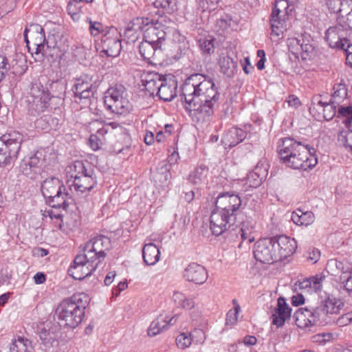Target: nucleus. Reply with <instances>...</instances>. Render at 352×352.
I'll return each mask as SVG.
<instances>
[{"instance_id":"obj_1","label":"nucleus","mask_w":352,"mask_h":352,"mask_svg":"<svg viewBox=\"0 0 352 352\" xmlns=\"http://www.w3.org/2000/svg\"><path fill=\"white\" fill-rule=\"evenodd\" d=\"M181 96L187 111H197L205 118L213 114L220 94L211 79L201 74H195L185 80Z\"/></svg>"},{"instance_id":"obj_2","label":"nucleus","mask_w":352,"mask_h":352,"mask_svg":"<svg viewBox=\"0 0 352 352\" xmlns=\"http://www.w3.org/2000/svg\"><path fill=\"white\" fill-rule=\"evenodd\" d=\"M278 151L283 163L294 169L307 170L318 163L315 148L294 138L280 140Z\"/></svg>"},{"instance_id":"obj_3","label":"nucleus","mask_w":352,"mask_h":352,"mask_svg":"<svg viewBox=\"0 0 352 352\" xmlns=\"http://www.w3.org/2000/svg\"><path fill=\"white\" fill-rule=\"evenodd\" d=\"M89 299L84 293L73 295L63 300L56 307L54 317L60 326L74 329L82 322L85 309L88 306Z\"/></svg>"},{"instance_id":"obj_4","label":"nucleus","mask_w":352,"mask_h":352,"mask_svg":"<svg viewBox=\"0 0 352 352\" xmlns=\"http://www.w3.org/2000/svg\"><path fill=\"white\" fill-rule=\"evenodd\" d=\"M52 98L47 88L39 80L33 81L25 96L29 113L34 116L43 113L50 107Z\"/></svg>"},{"instance_id":"obj_5","label":"nucleus","mask_w":352,"mask_h":352,"mask_svg":"<svg viewBox=\"0 0 352 352\" xmlns=\"http://www.w3.org/2000/svg\"><path fill=\"white\" fill-rule=\"evenodd\" d=\"M96 184V177L94 170L91 168L85 175L74 176L70 190L75 193V204L79 211L85 212L89 208L90 203L87 199V197Z\"/></svg>"},{"instance_id":"obj_6","label":"nucleus","mask_w":352,"mask_h":352,"mask_svg":"<svg viewBox=\"0 0 352 352\" xmlns=\"http://www.w3.org/2000/svg\"><path fill=\"white\" fill-rule=\"evenodd\" d=\"M104 104L107 109L119 115L127 114L131 109L127 91L122 85H116L106 91Z\"/></svg>"},{"instance_id":"obj_7","label":"nucleus","mask_w":352,"mask_h":352,"mask_svg":"<svg viewBox=\"0 0 352 352\" xmlns=\"http://www.w3.org/2000/svg\"><path fill=\"white\" fill-rule=\"evenodd\" d=\"M41 192L49 204L54 203L53 206H63L69 205L68 200L71 199L69 194L60 179L56 177L46 179L41 186Z\"/></svg>"},{"instance_id":"obj_8","label":"nucleus","mask_w":352,"mask_h":352,"mask_svg":"<svg viewBox=\"0 0 352 352\" xmlns=\"http://www.w3.org/2000/svg\"><path fill=\"white\" fill-rule=\"evenodd\" d=\"M23 142V136L14 132L0 138V166H5L13 164L18 158Z\"/></svg>"},{"instance_id":"obj_9","label":"nucleus","mask_w":352,"mask_h":352,"mask_svg":"<svg viewBox=\"0 0 352 352\" xmlns=\"http://www.w3.org/2000/svg\"><path fill=\"white\" fill-rule=\"evenodd\" d=\"M156 14H159L157 19H150L151 22L144 28V39L162 47L166 40V30L172 21L166 16L160 14L158 11Z\"/></svg>"},{"instance_id":"obj_10","label":"nucleus","mask_w":352,"mask_h":352,"mask_svg":"<svg viewBox=\"0 0 352 352\" xmlns=\"http://www.w3.org/2000/svg\"><path fill=\"white\" fill-rule=\"evenodd\" d=\"M28 51L32 54L43 56L47 52V39L44 30L38 24H31L23 32Z\"/></svg>"},{"instance_id":"obj_11","label":"nucleus","mask_w":352,"mask_h":352,"mask_svg":"<svg viewBox=\"0 0 352 352\" xmlns=\"http://www.w3.org/2000/svg\"><path fill=\"white\" fill-rule=\"evenodd\" d=\"M287 45L289 51L302 60H310L314 55V47L311 43L309 35L301 34L298 37L289 38Z\"/></svg>"},{"instance_id":"obj_12","label":"nucleus","mask_w":352,"mask_h":352,"mask_svg":"<svg viewBox=\"0 0 352 352\" xmlns=\"http://www.w3.org/2000/svg\"><path fill=\"white\" fill-rule=\"evenodd\" d=\"M98 265V263L89 258L88 256L83 252L75 257L73 264L69 269V274L76 280H82L90 276Z\"/></svg>"},{"instance_id":"obj_13","label":"nucleus","mask_w":352,"mask_h":352,"mask_svg":"<svg viewBox=\"0 0 352 352\" xmlns=\"http://www.w3.org/2000/svg\"><path fill=\"white\" fill-rule=\"evenodd\" d=\"M111 248V241L106 236H98L88 241L84 248L89 258L94 260L100 264L107 255V252Z\"/></svg>"},{"instance_id":"obj_14","label":"nucleus","mask_w":352,"mask_h":352,"mask_svg":"<svg viewBox=\"0 0 352 352\" xmlns=\"http://www.w3.org/2000/svg\"><path fill=\"white\" fill-rule=\"evenodd\" d=\"M271 238H264L258 240L254 246V256L259 262L272 264L278 261L274 242Z\"/></svg>"},{"instance_id":"obj_15","label":"nucleus","mask_w":352,"mask_h":352,"mask_svg":"<svg viewBox=\"0 0 352 352\" xmlns=\"http://www.w3.org/2000/svg\"><path fill=\"white\" fill-rule=\"evenodd\" d=\"M96 87L93 77L88 74H83L76 78L74 85L75 102H80L87 100L94 96Z\"/></svg>"},{"instance_id":"obj_16","label":"nucleus","mask_w":352,"mask_h":352,"mask_svg":"<svg viewBox=\"0 0 352 352\" xmlns=\"http://www.w3.org/2000/svg\"><path fill=\"white\" fill-rule=\"evenodd\" d=\"M69 47V41L63 34L57 32L48 36L47 38V52L45 54L53 60L60 58Z\"/></svg>"},{"instance_id":"obj_17","label":"nucleus","mask_w":352,"mask_h":352,"mask_svg":"<svg viewBox=\"0 0 352 352\" xmlns=\"http://www.w3.org/2000/svg\"><path fill=\"white\" fill-rule=\"evenodd\" d=\"M235 217L216 208L210 217V230L213 234L219 236L226 231L232 224Z\"/></svg>"},{"instance_id":"obj_18","label":"nucleus","mask_w":352,"mask_h":352,"mask_svg":"<svg viewBox=\"0 0 352 352\" xmlns=\"http://www.w3.org/2000/svg\"><path fill=\"white\" fill-rule=\"evenodd\" d=\"M242 205L241 197L236 194L225 192L219 195L216 200L215 207L235 217V212Z\"/></svg>"},{"instance_id":"obj_19","label":"nucleus","mask_w":352,"mask_h":352,"mask_svg":"<svg viewBox=\"0 0 352 352\" xmlns=\"http://www.w3.org/2000/svg\"><path fill=\"white\" fill-rule=\"evenodd\" d=\"M274 242V247L276 250L278 260L286 258L293 254L297 248V243L294 239L285 235H280L272 237Z\"/></svg>"},{"instance_id":"obj_20","label":"nucleus","mask_w":352,"mask_h":352,"mask_svg":"<svg viewBox=\"0 0 352 352\" xmlns=\"http://www.w3.org/2000/svg\"><path fill=\"white\" fill-rule=\"evenodd\" d=\"M101 45L102 52L107 56L116 57L118 56L122 50V46L116 30H110L104 34L101 39Z\"/></svg>"},{"instance_id":"obj_21","label":"nucleus","mask_w":352,"mask_h":352,"mask_svg":"<svg viewBox=\"0 0 352 352\" xmlns=\"http://www.w3.org/2000/svg\"><path fill=\"white\" fill-rule=\"evenodd\" d=\"M348 34V30L337 24L326 31L324 38L331 47L343 48L347 43Z\"/></svg>"},{"instance_id":"obj_22","label":"nucleus","mask_w":352,"mask_h":352,"mask_svg":"<svg viewBox=\"0 0 352 352\" xmlns=\"http://www.w3.org/2000/svg\"><path fill=\"white\" fill-rule=\"evenodd\" d=\"M184 277L189 282L201 285L208 279V272L204 266L191 263L185 268Z\"/></svg>"},{"instance_id":"obj_23","label":"nucleus","mask_w":352,"mask_h":352,"mask_svg":"<svg viewBox=\"0 0 352 352\" xmlns=\"http://www.w3.org/2000/svg\"><path fill=\"white\" fill-rule=\"evenodd\" d=\"M151 22L148 17H137L126 24L124 30V36L130 41L134 42L141 32Z\"/></svg>"},{"instance_id":"obj_24","label":"nucleus","mask_w":352,"mask_h":352,"mask_svg":"<svg viewBox=\"0 0 352 352\" xmlns=\"http://www.w3.org/2000/svg\"><path fill=\"white\" fill-rule=\"evenodd\" d=\"M156 95L164 101H171L177 93V82L173 76H166L159 88Z\"/></svg>"},{"instance_id":"obj_25","label":"nucleus","mask_w":352,"mask_h":352,"mask_svg":"<svg viewBox=\"0 0 352 352\" xmlns=\"http://www.w3.org/2000/svg\"><path fill=\"white\" fill-rule=\"evenodd\" d=\"M292 308L286 302L285 299L280 297L277 300V307L272 314V324L278 327H282L287 319L290 318Z\"/></svg>"},{"instance_id":"obj_26","label":"nucleus","mask_w":352,"mask_h":352,"mask_svg":"<svg viewBox=\"0 0 352 352\" xmlns=\"http://www.w3.org/2000/svg\"><path fill=\"white\" fill-rule=\"evenodd\" d=\"M289 16H280L271 14L270 28L271 39L278 41L283 37L284 32L287 30L289 25Z\"/></svg>"},{"instance_id":"obj_27","label":"nucleus","mask_w":352,"mask_h":352,"mask_svg":"<svg viewBox=\"0 0 352 352\" xmlns=\"http://www.w3.org/2000/svg\"><path fill=\"white\" fill-rule=\"evenodd\" d=\"M165 78L156 72H146L142 76L141 82L145 90L153 96Z\"/></svg>"},{"instance_id":"obj_28","label":"nucleus","mask_w":352,"mask_h":352,"mask_svg":"<svg viewBox=\"0 0 352 352\" xmlns=\"http://www.w3.org/2000/svg\"><path fill=\"white\" fill-rule=\"evenodd\" d=\"M246 137V132L241 129L232 127L228 130L221 142L226 147H233L241 142Z\"/></svg>"},{"instance_id":"obj_29","label":"nucleus","mask_w":352,"mask_h":352,"mask_svg":"<svg viewBox=\"0 0 352 352\" xmlns=\"http://www.w3.org/2000/svg\"><path fill=\"white\" fill-rule=\"evenodd\" d=\"M218 64L221 72L228 77L234 76L236 71L237 62L227 52H222L219 54Z\"/></svg>"},{"instance_id":"obj_30","label":"nucleus","mask_w":352,"mask_h":352,"mask_svg":"<svg viewBox=\"0 0 352 352\" xmlns=\"http://www.w3.org/2000/svg\"><path fill=\"white\" fill-rule=\"evenodd\" d=\"M109 126H111L112 129H115L119 125L116 122H111L109 125L102 126L101 128L98 129L96 134H91L90 135L89 142L90 146L94 151L99 150L104 144L105 140L104 135L107 133V127Z\"/></svg>"},{"instance_id":"obj_31","label":"nucleus","mask_w":352,"mask_h":352,"mask_svg":"<svg viewBox=\"0 0 352 352\" xmlns=\"http://www.w3.org/2000/svg\"><path fill=\"white\" fill-rule=\"evenodd\" d=\"M142 257L147 265H153L160 260V252L153 243H147L142 248Z\"/></svg>"},{"instance_id":"obj_32","label":"nucleus","mask_w":352,"mask_h":352,"mask_svg":"<svg viewBox=\"0 0 352 352\" xmlns=\"http://www.w3.org/2000/svg\"><path fill=\"white\" fill-rule=\"evenodd\" d=\"M295 324L300 329L312 327L311 309L307 308L298 309L294 315Z\"/></svg>"},{"instance_id":"obj_33","label":"nucleus","mask_w":352,"mask_h":352,"mask_svg":"<svg viewBox=\"0 0 352 352\" xmlns=\"http://www.w3.org/2000/svg\"><path fill=\"white\" fill-rule=\"evenodd\" d=\"M324 1L329 11L338 16H340L342 12H347L352 6V2L348 0H324Z\"/></svg>"},{"instance_id":"obj_34","label":"nucleus","mask_w":352,"mask_h":352,"mask_svg":"<svg viewBox=\"0 0 352 352\" xmlns=\"http://www.w3.org/2000/svg\"><path fill=\"white\" fill-rule=\"evenodd\" d=\"M326 311V308L322 302L318 306L311 309L312 324L314 325H324L330 322L329 316Z\"/></svg>"},{"instance_id":"obj_35","label":"nucleus","mask_w":352,"mask_h":352,"mask_svg":"<svg viewBox=\"0 0 352 352\" xmlns=\"http://www.w3.org/2000/svg\"><path fill=\"white\" fill-rule=\"evenodd\" d=\"M161 49V45H157L156 44L150 43L144 39L139 45L140 54L141 56L145 60H151V58H154L156 53H157L158 50Z\"/></svg>"},{"instance_id":"obj_36","label":"nucleus","mask_w":352,"mask_h":352,"mask_svg":"<svg viewBox=\"0 0 352 352\" xmlns=\"http://www.w3.org/2000/svg\"><path fill=\"white\" fill-rule=\"evenodd\" d=\"M40 160L36 155L31 156L27 159H24L21 165V171L23 175L32 177L33 173H35L38 168Z\"/></svg>"},{"instance_id":"obj_37","label":"nucleus","mask_w":352,"mask_h":352,"mask_svg":"<svg viewBox=\"0 0 352 352\" xmlns=\"http://www.w3.org/2000/svg\"><path fill=\"white\" fill-rule=\"evenodd\" d=\"M54 203L50 204L51 205V208H46L44 210H41L43 212V216L44 218H49L50 220H55L54 223H56V227L58 228H61L62 227V217L61 211L60 210V208L65 209L68 205H66L64 208L63 206H53Z\"/></svg>"},{"instance_id":"obj_38","label":"nucleus","mask_w":352,"mask_h":352,"mask_svg":"<svg viewBox=\"0 0 352 352\" xmlns=\"http://www.w3.org/2000/svg\"><path fill=\"white\" fill-rule=\"evenodd\" d=\"M326 308V311L329 316L331 314H338L344 307V302L342 299L333 296H329L325 300L322 302Z\"/></svg>"},{"instance_id":"obj_39","label":"nucleus","mask_w":352,"mask_h":352,"mask_svg":"<svg viewBox=\"0 0 352 352\" xmlns=\"http://www.w3.org/2000/svg\"><path fill=\"white\" fill-rule=\"evenodd\" d=\"M291 219L296 224L308 226L314 222V214L312 212L307 211L303 212L301 210L298 209L292 212Z\"/></svg>"},{"instance_id":"obj_40","label":"nucleus","mask_w":352,"mask_h":352,"mask_svg":"<svg viewBox=\"0 0 352 352\" xmlns=\"http://www.w3.org/2000/svg\"><path fill=\"white\" fill-rule=\"evenodd\" d=\"M166 318L163 315H160L150 324L147 333L150 337H153L167 329Z\"/></svg>"},{"instance_id":"obj_41","label":"nucleus","mask_w":352,"mask_h":352,"mask_svg":"<svg viewBox=\"0 0 352 352\" xmlns=\"http://www.w3.org/2000/svg\"><path fill=\"white\" fill-rule=\"evenodd\" d=\"M33 347L32 342L23 337H19L12 343L10 352H32Z\"/></svg>"},{"instance_id":"obj_42","label":"nucleus","mask_w":352,"mask_h":352,"mask_svg":"<svg viewBox=\"0 0 352 352\" xmlns=\"http://www.w3.org/2000/svg\"><path fill=\"white\" fill-rule=\"evenodd\" d=\"M240 232L242 241H246L248 244L254 241V226L252 221H243L241 223Z\"/></svg>"},{"instance_id":"obj_43","label":"nucleus","mask_w":352,"mask_h":352,"mask_svg":"<svg viewBox=\"0 0 352 352\" xmlns=\"http://www.w3.org/2000/svg\"><path fill=\"white\" fill-rule=\"evenodd\" d=\"M208 169L206 166L201 165L197 167L188 176V180L193 184H199L206 178Z\"/></svg>"},{"instance_id":"obj_44","label":"nucleus","mask_w":352,"mask_h":352,"mask_svg":"<svg viewBox=\"0 0 352 352\" xmlns=\"http://www.w3.org/2000/svg\"><path fill=\"white\" fill-rule=\"evenodd\" d=\"M333 90L334 92L330 100L337 106H339L346 100L347 90L345 86L342 84L334 86Z\"/></svg>"},{"instance_id":"obj_45","label":"nucleus","mask_w":352,"mask_h":352,"mask_svg":"<svg viewBox=\"0 0 352 352\" xmlns=\"http://www.w3.org/2000/svg\"><path fill=\"white\" fill-rule=\"evenodd\" d=\"M324 102L318 100V98H316L312 101L309 107L310 113L318 120L320 121L324 120Z\"/></svg>"},{"instance_id":"obj_46","label":"nucleus","mask_w":352,"mask_h":352,"mask_svg":"<svg viewBox=\"0 0 352 352\" xmlns=\"http://www.w3.org/2000/svg\"><path fill=\"white\" fill-rule=\"evenodd\" d=\"M338 118H342L345 125L349 127L352 122V107L340 104L338 106Z\"/></svg>"},{"instance_id":"obj_47","label":"nucleus","mask_w":352,"mask_h":352,"mask_svg":"<svg viewBox=\"0 0 352 352\" xmlns=\"http://www.w3.org/2000/svg\"><path fill=\"white\" fill-rule=\"evenodd\" d=\"M292 10V9L289 8L287 0H276L271 14L289 16V12Z\"/></svg>"},{"instance_id":"obj_48","label":"nucleus","mask_w":352,"mask_h":352,"mask_svg":"<svg viewBox=\"0 0 352 352\" xmlns=\"http://www.w3.org/2000/svg\"><path fill=\"white\" fill-rule=\"evenodd\" d=\"M200 50L204 54H211L214 51V39L210 36L201 37L198 41Z\"/></svg>"},{"instance_id":"obj_49","label":"nucleus","mask_w":352,"mask_h":352,"mask_svg":"<svg viewBox=\"0 0 352 352\" xmlns=\"http://www.w3.org/2000/svg\"><path fill=\"white\" fill-rule=\"evenodd\" d=\"M337 23L348 30H352V6L347 12H342L340 16H337Z\"/></svg>"},{"instance_id":"obj_50","label":"nucleus","mask_w":352,"mask_h":352,"mask_svg":"<svg viewBox=\"0 0 352 352\" xmlns=\"http://www.w3.org/2000/svg\"><path fill=\"white\" fill-rule=\"evenodd\" d=\"M233 303L234 304V309L229 310L226 315V325L232 326L235 324L238 320L239 313L241 310V307L239 305L237 304L236 300H233Z\"/></svg>"},{"instance_id":"obj_51","label":"nucleus","mask_w":352,"mask_h":352,"mask_svg":"<svg viewBox=\"0 0 352 352\" xmlns=\"http://www.w3.org/2000/svg\"><path fill=\"white\" fill-rule=\"evenodd\" d=\"M69 168V171L72 173L71 177L74 179V176L85 175L89 172V170L85 168V164L82 161H75Z\"/></svg>"},{"instance_id":"obj_52","label":"nucleus","mask_w":352,"mask_h":352,"mask_svg":"<svg viewBox=\"0 0 352 352\" xmlns=\"http://www.w3.org/2000/svg\"><path fill=\"white\" fill-rule=\"evenodd\" d=\"M80 2L73 1L68 3L67 11L74 21H78L80 19V13L81 12Z\"/></svg>"},{"instance_id":"obj_53","label":"nucleus","mask_w":352,"mask_h":352,"mask_svg":"<svg viewBox=\"0 0 352 352\" xmlns=\"http://www.w3.org/2000/svg\"><path fill=\"white\" fill-rule=\"evenodd\" d=\"M153 8L162 9L168 12L173 10L175 3L172 0H154L151 2Z\"/></svg>"},{"instance_id":"obj_54","label":"nucleus","mask_w":352,"mask_h":352,"mask_svg":"<svg viewBox=\"0 0 352 352\" xmlns=\"http://www.w3.org/2000/svg\"><path fill=\"white\" fill-rule=\"evenodd\" d=\"M192 340L190 333H182L177 337L176 344L179 348L184 349L191 345Z\"/></svg>"},{"instance_id":"obj_55","label":"nucleus","mask_w":352,"mask_h":352,"mask_svg":"<svg viewBox=\"0 0 352 352\" xmlns=\"http://www.w3.org/2000/svg\"><path fill=\"white\" fill-rule=\"evenodd\" d=\"M338 106L331 100L325 102L324 110V120H330L334 118L337 113Z\"/></svg>"},{"instance_id":"obj_56","label":"nucleus","mask_w":352,"mask_h":352,"mask_svg":"<svg viewBox=\"0 0 352 352\" xmlns=\"http://www.w3.org/2000/svg\"><path fill=\"white\" fill-rule=\"evenodd\" d=\"M220 0H198L199 8L203 11L214 10Z\"/></svg>"},{"instance_id":"obj_57","label":"nucleus","mask_w":352,"mask_h":352,"mask_svg":"<svg viewBox=\"0 0 352 352\" xmlns=\"http://www.w3.org/2000/svg\"><path fill=\"white\" fill-rule=\"evenodd\" d=\"M340 279L344 289L352 296V272L344 273Z\"/></svg>"},{"instance_id":"obj_58","label":"nucleus","mask_w":352,"mask_h":352,"mask_svg":"<svg viewBox=\"0 0 352 352\" xmlns=\"http://www.w3.org/2000/svg\"><path fill=\"white\" fill-rule=\"evenodd\" d=\"M193 338L192 342L195 344H202L206 339L205 332L201 329H195L190 333Z\"/></svg>"},{"instance_id":"obj_59","label":"nucleus","mask_w":352,"mask_h":352,"mask_svg":"<svg viewBox=\"0 0 352 352\" xmlns=\"http://www.w3.org/2000/svg\"><path fill=\"white\" fill-rule=\"evenodd\" d=\"M309 278L311 283L310 288L316 292L320 291L322 289V283L324 280V276L317 275Z\"/></svg>"},{"instance_id":"obj_60","label":"nucleus","mask_w":352,"mask_h":352,"mask_svg":"<svg viewBox=\"0 0 352 352\" xmlns=\"http://www.w3.org/2000/svg\"><path fill=\"white\" fill-rule=\"evenodd\" d=\"M332 334L330 333H318L312 337V340L314 342L324 344L327 342H329L332 339Z\"/></svg>"},{"instance_id":"obj_61","label":"nucleus","mask_w":352,"mask_h":352,"mask_svg":"<svg viewBox=\"0 0 352 352\" xmlns=\"http://www.w3.org/2000/svg\"><path fill=\"white\" fill-rule=\"evenodd\" d=\"M307 254V260L312 263H316L320 257V250L315 248H309Z\"/></svg>"},{"instance_id":"obj_62","label":"nucleus","mask_w":352,"mask_h":352,"mask_svg":"<svg viewBox=\"0 0 352 352\" xmlns=\"http://www.w3.org/2000/svg\"><path fill=\"white\" fill-rule=\"evenodd\" d=\"M102 23L96 21H89V30L91 35L96 36H98L102 30Z\"/></svg>"},{"instance_id":"obj_63","label":"nucleus","mask_w":352,"mask_h":352,"mask_svg":"<svg viewBox=\"0 0 352 352\" xmlns=\"http://www.w3.org/2000/svg\"><path fill=\"white\" fill-rule=\"evenodd\" d=\"M352 322V312L343 314L337 320V324L339 326H346Z\"/></svg>"},{"instance_id":"obj_64","label":"nucleus","mask_w":352,"mask_h":352,"mask_svg":"<svg viewBox=\"0 0 352 352\" xmlns=\"http://www.w3.org/2000/svg\"><path fill=\"white\" fill-rule=\"evenodd\" d=\"M343 138L344 146L352 154V131L345 132Z\"/></svg>"}]
</instances>
